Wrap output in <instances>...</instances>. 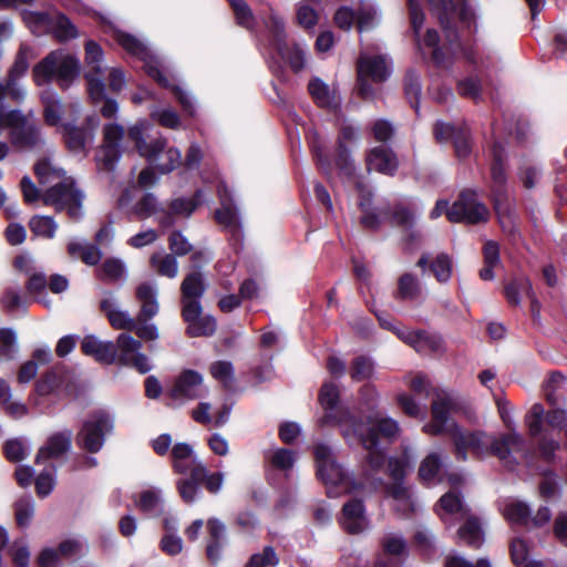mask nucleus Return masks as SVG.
Returning a JSON list of instances; mask_svg holds the SVG:
<instances>
[{
    "instance_id": "obj_49",
    "label": "nucleus",
    "mask_w": 567,
    "mask_h": 567,
    "mask_svg": "<svg viewBox=\"0 0 567 567\" xmlns=\"http://www.w3.org/2000/svg\"><path fill=\"white\" fill-rule=\"evenodd\" d=\"M420 293L419 279L412 274H404L398 282V296L404 300H413Z\"/></svg>"
},
{
    "instance_id": "obj_58",
    "label": "nucleus",
    "mask_w": 567,
    "mask_h": 567,
    "mask_svg": "<svg viewBox=\"0 0 567 567\" xmlns=\"http://www.w3.org/2000/svg\"><path fill=\"white\" fill-rule=\"evenodd\" d=\"M544 413V406L540 403H535L526 414L525 424L532 436H536L542 432Z\"/></svg>"
},
{
    "instance_id": "obj_48",
    "label": "nucleus",
    "mask_w": 567,
    "mask_h": 567,
    "mask_svg": "<svg viewBox=\"0 0 567 567\" xmlns=\"http://www.w3.org/2000/svg\"><path fill=\"white\" fill-rule=\"evenodd\" d=\"M44 110H43V118L47 125L56 126L62 116V104L60 100L53 99L49 95L41 96Z\"/></svg>"
},
{
    "instance_id": "obj_37",
    "label": "nucleus",
    "mask_w": 567,
    "mask_h": 567,
    "mask_svg": "<svg viewBox=\"0 0 567 567\" xmlns=\"http://www.w3.org/2000/svg\"><path fill=\"white\" fill-rule=\"evenodd\" d=\"M150 264L159 276L175 278L178 274V262L173 254L154 252Z\"/></svg>"
},
{
    "instance_id": "obj_20",
    "label": "nucleus",
    "mask_w": 567,
    "mask_h": 567,
    "mask_svg": "<svg viewBox=\"0 0 567 567\" xmlns=\"http://www.w3.org/2000/svg\"><path fill=\"white\" fill-rule=\"evenodd\" d=\"M72 432L65 430L50 435L47 443L39 450L35 463L48 460H56L68 453L71 449Z\"/></svg>"
},
{
    "instance_id": "obj_50",
    "label": "nucleus",
    "mask_w": 567,
    "mask_h": 567,
    "mask_svg": "<svg viewBox=\"0 0 567 567\" xmlns=\"http://www.w3.org/2000/svg\"><path fill=\"white\" fill-rule=\"evenodd\" d=\"M18 352L17 333L11 328L0 329V355L13 359Z\"/></svg>"
},
{
    "instance_id": "obj_14",
    "label": "nucleus",
    "mask_w": 567,
    "mask_h": 567,
    "mask_svg": "<svg viewBox=\"0 0 567 567\" xmlns=\"http://www.w3.org/2000/svg\"><path fill=\"white\" fill-rule=\"evenodd\" d=\"M206 291L204 275L199 270L187 274L181 284L182 316H189L202 306L200 299Z\"/></svg>"
},
{
    "instance_id": "obj_12",
    "label": "nucleus",
    "mask_w": 567,
    "mask_h": 567,
    "mask_svg": "<svg viewBox=\"0 0 567 567\" xmlns=\"http://www.w3.org/2000/svg\"><path fill=\"white\" fill-rule=\"evenodd\" d=\"M115 344L116 362L132 367L140 373L145 374L152 369L147 355L141 352L142 342L128 333L118 334Z\"/></svg>"
},
{
    "instance_id": "obj_44",
    "label": "nucleus",
    "mask_w": 567,
    "mask_h": 567,
    "mask_svg": "<svg viewBox=\"0 0 567 567\" xmlns=\"http://www.w3.org/2000/svg\"><path fill=\"white\" fill-rule=\"evenodd\" d=\"M29 226L35 236L44 238H52L58 228L53 217L49 215H33L29 221Z\"/></svg>"
},
{
    "instance_id": "obj_23",
    "label": "nucleus",
    "mask_w": 567,
    "mask_h": 567,
    "mask_svg": "<svg viewBox=\"0 0 567 567\" xmlns=\"http://www.w3.org/2000/svg\"><path fill=\"white\" fill-rule=\"evenodd\" d=\"M367 165L378 173L393 176L399 163L395 153L391 148L377 146L368 152Z\"/></svg>"
},
{
    "instance_id": "obj_29",
    "label": "nucleus",
    "mask_w": 567,
    "mask_h": 567,
    "mask_svg": "<svg viewBox=\"0 0 567 567\" xmlns=\"http://www.w3.org/2000/svg\"><path fill=\"white\" fill-rule=\"evenodd\" d=\"M68 391L66 377L62 371L52 370L35 383V392L41 396H62Z\"/></svg>"
},
{
    "instance_id": "obj_7",
    "label": "nucleus",
    "mask_w": 567,
    "mask_h": 567,
    "mask_svg": "<svg viewBox=\"0 0 567 567\" xmlns=\"http://www.w3.org/2000/svg\"><path fill=\"white\" fill-rule=\"evenodd\" d=\"M85 195L78 187L72 177L63 178L49 187L42 195L45 206L52 207L56 213H78L83 205Z\"/></svg>"
},
{
    "instance_id": "obj_6",
    "label": "nucleus",
    "mask_w": 567,
    "mask_h": 567,
    "mask_svg": "<svg viewBox=\"0 0 567 567\" xmlns=\"http://www.w3.org/2000/svg\"><path fill=\"white\" fill-rule=\"evenodd\" d=\"M491 155V196L494 213H511V196L505 167L506 152L499 142L492 144Z\"/></svg>"
},
{
    "instance_id": "obj_62",
    "label": "nucleus",
    "mask_w": 567,
    "mask_h": 567,
    "mask_svg": "<svg viewBox=\"0 0 567 567\" xmlns=\"http://www.w3.org/2000/svg\"><path fill=\"white\" fill-rule=\"evenodd\" d=\"M385 554L395 557H403L406 554V542L403 537L394 534L385 536L382 540Z\"/></svg>"
},
{
    "instance_id": "obj_53",
    "label": "nucleus",
    "mask_w": 567,
    "mask_h": 567,
    "mask_svg": "<svg viewBox=\"0 0 567 567\" xmlns=\"http://www.w3.org/2000/svg\"><path fill=\"white\" fill-rule=\"evenodd\" d=\"M100 276L102 279L110 281L120 280L125 276V266L123 261L117 258H109L103 262L100 269Z\"/></svg>"
},
{
    "instance_id": "obj_25",
    "label": "nucleus",
    "mask_w": 567,
    "mask_h": 567,
    "mask_svg": "<svg viewBox=\"0 0 567 567\" xmlns=\"http://www.w3.org/2000/svg\"><path fill=\"white\" fill-rule=\"evenodd\" d=\"M341 525L350 534H359L368 527L362 501L352 499L343 505Z\"/></svg>"
},
{
    "instance_id": "obj_54",
    "label": "nucleus",
    "mask_w": 567,
    "mask_h": 567,
    "mask_svg": "<svg viewBox=\"0 0 567 567\" xmlns=\"http://www.w3.org/2000/svg\"><path fill=\"white\" fill-rule=\"evenodd\" d=\"M14 512L17 524L20 527L29 526L34 513L33 501L30 497L20 498L14 504Z\"/></svg>"
},
{
    "instance_id": "obj_32",
    "label": "nucleus",
    "mask_w": 567,
    "mask_h": 567,
    "mask_svg": "<svg viewBox=\"0 0 567 567\" xmlns=\"http://www.w3.org/2000/svg\"><path fill=\"white\" fill-rule=\"evenodd\" d=\"M520 292L526 293L532 301L533 311L538 313V301L533 291L532 282L527 278L514 279L505 287V297L511 305H519Z\"/></svg>"
},
{
    "instance_id": "obj_5",
    "label": "nucleus",
    "mask_w": 567,
    "mask_h": 567,
    "mask_svg": "<svg viewBox=\"0 0 567 567\" xmlns=\"http://www.w3.org/2000/svg\"><path fill=\"white\" fill-rule=\"evenodd\" d=\"M440 24L444 31L446 45H440V34L435 29H427L423 38L424 47L432 49L431 61L436 68H444L446 63H451L454 51L461 48V39L457 28L451 21L447 13H440Z\"/></svg>"
},
{
    "instance_id": "obj_36",
    "label": "nucleus",
    "mask_w": 567,
    "mask_h": 567,
    "mask_svg": "<svg viewBox=\"0 0 567 567\" xmlns=\"http://www.w3.org/2000/svg\"><path fill=\"white\" fill-rule=\"evenodd\" d=\"M505 518L512 523L522 526H529L530 508L527 503L518 499H509L503 508Z\"/></svg>"
},
{
    "instance_id": "obj_9",
    "label": "nucleus",
    "mask_w": 567,
    "mask_h": 567,
    "mask_svg": "<svg viewBox=\"0 0 567 567\" xmlns=\"http://www.w3.org/2000/svg\"><path fill=\"white\" fill-rule=\"evenodd\" d=\"M6 121L10 130L9 141L16 150L33 151L43 143L40 127L29 122L21 111H8Z\"/></svg>"
},
{
    "instance_id": "obj_51",
    "label": "nucleus",
    "mask_w": 567,
    "mask_h": 567,
    "mask_svg": "<svg viewBox=\"0 0 567 567\" xmlns=\"http://www.w3.org/2000/svg\"><path fill=\"white\" fill-rule=\"evenodd\" d=\"M456 91L462 97L476 101L481 97L482 83L477 76H467L456 83Z\"/></svg>"
},
{
    "instance_id": "obj_22",
    "label": "nucleus",
    "mask_w": 567,
    "mask_h": 567,
    "mask_svg": "<svg viewBox=\"0 0 567 567\" xmlns=\"http://www.w3.org/2000/svg\"><path fill=\"white\" fill-rule=\"evenodd\" d=\"M208 537L206 543L207 558L217 564L221 558V550L226 546V526L217 518L207 520Z\"/></svg>"
},
{
    "instance_id": "obj_2",
    "label": "nucleus",
    "mask_w": 567,
    "mask_h": 567,
    "mask_svg": "<svg viewBox=\"0 0 567 567\" xmlns=\"http://www.w3.org/2000/svg\"><path fill=\"white\" fill-rule=\"evenodd\" d=\"M339 426L349 444L360 443L368 451L367 460L373 470L381 468L385 462L382 442L391 443L400 434L399 423L388 416L369 417L365 425L351 413H346L339 421Z\"/></svg>"
},
{
    "instance_id": "obj_46",
    "label": "nucleus",
    "mask_w": 567,
    "mask_h": 567,
    "mask_svg": "<svg viewBox=\"0 0 567 567\" xmlns=\"http://www.w3.org/2000/svg\"><path fill=\"white\" fill-rule=\"evenodd\" d=\"M238 25L252 29L255 24L254 13L245 0H228Z\"/></svg>"
},
{
    "instance_id": "obj_38",
    "label": "nucleus",
    "mask_w": 567,
    "mask_h": 567,
    "mask_svg": "<svg viewBox=\"0 0 567 567\" xmlns=\"http://www.w3.org/2000/svg\"><path fill=\"white\" fill-rule=\"evenodd\" d=\"M308 92L320 109H331L333 105V95L330 92L329 85L321 79L313 78L308 83Z\"/></svg>"
},
{
    "instance_id": "obj_52",
    "label": "nucleus",
    "mask_w": 567,
    "mask_h": 567,
    "mask_svg": "<svg viewBox=\"0 0 567 567\" xmlns=\"http://www.w3.org/2000/svg\"><path fill=\"white\" fill-rule=\"evenodd\" d=\"M374 371V364L370 358L360 355L352 362L350 375L354 381H362L370 379Z\"/></svg>"
},
{
    "instance_id": "obj_33",
    "label": "nucleus",
    "mask_w": 567,
    "mask_h": 567,
    "mask_svg": "<svg viewBox=\"0 0 567 567\" xmlns=\"http://www.w3.org/2000/svg\"><path fill=\"white\" fill-rule=\"evenodd\" d=\"M358 73L375 83L384 82L389 76L385 61L380 55L360 59L358 62Z\"/></svg>"
},
{
    "instance_id": "obj_34",
    "label": "nucleus",
    "mask_w": 567,
    "mask_h": 567,
    "mask_svg": "<svg viewBox=\"0 0 567 567\" xmlns=\"http://www.w3.org/2000/svg\"><path fill=\"white\" fill-rule=\"evenodd\" d=\"M114 39L128 54L138 60H147L150 58V50L135 35L124 31H116Z\"/></svg>"
},
{
    "instance_id": "obj_64",
    "label": "nucleus",
    "mask_w": 567,
    "mask_h": 567,
    "mask_svg": "<svg viewBox=\"0 0 567 567\" xmlns=\"http://www.w3.org/2000/svg\"><path fill=\"white\" fill-rule=\"evenodd\" d=\"M267 29L271 34L272 43L275 47L280 49L286 44L285 23L279 17L271 14L269 17V21L267 22Z\"/></svg>"
},
{
    "instance_id": "obj_13",
    "label": "nucleus",
    "mask_w": 567,
    "mask_h": 567,
    "mask_svg": "<svg viewBox=\"0 0 567 567\" xmlns=\"http://www.w3.org/2000/svg\"><path fill=\"white\" fill-rule=\"evenodd\" d=\"M203 202V190L197 189L190 197H178L172 200L169 213H194ZM133 213H168L164 208H158L156 197L151 193H145L137 202Z\"/></svg>"
},
{
    "instance_id": "obj_57",
    "label": "nucleus",
    "mask_w": 567,
    "mask_h": 567,
    "mask_svg": "<svg viewBox=\"0 0 567 567\" xmlns=\"http://www.w3.org/2000/svg\"><path fill=\"white\" fill-rule=\"evenodd\" d=\"M320 480L324 482V484L331 485H347L348 475L344 473L342 467L337 462H330L328 464V470H324L323 473H318Z\"/></svg>"
},
{
    "instance_id": "obj_39",
    "label": "nucleus",
    "mask_w": 567,
    "mask_h": 567,
    "mask_svg": "<svg viewBox=\"0 0 567 567\" xmlns=\"http://www.w3.org/2000/svg\"><path fill=\"white\" fill-rule=\"evenodd\" d=\"M565 384L566 379L561 373L554 372L550 374L544 385L545 396L550 405L556 406L564 400Z\"/></svg>"
},
{
    "instance_id": "obj_42",
    "label": "nucleus",
    "mask_w": 567,
    "mask_h": 567,
    "mask_svg": "<svg viewBox=\"0 0 567 567\" xmlns=\"http://www.w3.org/2000/svg\"><path fill=\"white\" fill-rule=\"evenodd\" d=\"M336 166L339 174L348 179L353 178L355 175V165L351 157L350 150L347 145L337 143L336 150Z\"/></svg>"
},
{
    "instance_id": "obj_43",
    "label": "nucleus",
    "mask_w": 567,
    "mask_h": 567,
    "mask_svg": "<svg viewBox=\"0 0 567 567\" xmlns=\"http://www.w3.org/2000/svg\"><path fill=\"white\" fill-rule=\"evenodd\" d=\"M442 460L439 454L431 453L422 462L419 468L420 478L426 484L436 482L437 474L442 467Z\"/></svg>"
},
{
    "instance_id": "obj_61",
    "label": "nucleus",
    "mask_w": 567,
    "mask_h": 567,
    "mask_svg": "<svg viewBox=\"0 0 567 567\" xmlns=\"http://www.w3.org/2000/svg\"><path fill=\"white\" fill-rule=\"evenodd\" d=\"M3 451L6 457L13 463L24 460L29 454L28 446L19 439L7 441Z\"/></svg>"
},
{
    "instance_id": "obj_15",
    "label": "nucleus",
    "mask_w": 567,
    "mask_h": 567,
    "mask_svg": "<svg viewBox=\"0 0 567 567\" xmlns=\"http://www.w3.org/2000/svg\"><path fill=\"white\" fill-rule=\"evenodd\" d=\"M433 134L437 142H452L458 158H466L471 153L470 134L466 128L452 123L437 121L433 127Z\"/></svg>"
},
{
    "instance_id": "obj_18",
    "label": "nucleus",
    "mask_w": 567,
    "mask_h": 567,
    "mask_svg": "<svg viewBox=\"0 0 567 567\" xmlns=\"http://www.w3.org/2000/svg\"><path fill=\"white\" fill-rule=\"evenodd\" d=\"M29 17L35 24L50 23L52 25V34L60 43L79 37L78 28L65 13L59 12L53 19L47 12H30Z\"/></svg>"
},
{
    "instance_id": "obj_21",
    "label": "nucleus",
    "mask_w": 567,
    "mask_h": 567,
    "mask_svg": "<svg viewBox=\"0 0 567 567\" xmlns=\"http://www.w3.org/2000/svg\"><path fill=\"white\" fill-rule=\"evenodd\" d=\"M82 352L93 357L97 362L112 364L116 362V349L112 341H102L95 336H85L81 342Z\"/></svg>"
},
{
    "instance_id": "obj_28",
    "label": "nucleus",
    "mask_w": 567,
    "mask_h": 567,
    "mask_svg": "<svg viewBox=\"0 0 567 567\" xmlns=\"http://www.w3.org/2000/svg\"><path fill=\"white\" fill-rule=\"evenodd\" d=\"M461 522H463V524L457 530L460 542L471 548H480L485 540L480 519L470 513Z\"/></svg>"
},
{
    "instance_id": "obj_24",
    "label": "nucleus",
    "mask_w": 567,
    "mask_h": 567,
    "mask_svg": "<svg viewBox=\"0 0 567 567\" xmlns=\"http://www.w3.org/2000/svg\"><path fill=\"white\" fill-rule=\"evenodd\" d=\"M339 389L336 383L326 382L321 386L319 401L322 408L327 411L326 415L320 421L321 424L336 423L339 425V421L343 417V415L346 413H350L349 411L334 412V409L339 402Z\"/></svg>"
},
{
    "instance_id": "obj_31",
    "label": "nucleus",
    "mask_w": 567,
    "mask_h": 567,
    "mask_svg": "<svg viewBox=\"0 0 567 567\" xmlns=\"http://www.w3.org/2000/svg\"><path fill=\"white\" fill-rule=\"evenodd\" d=\"M137 509L150 517H157L163 513V497L159 488H147L134 498Z\"/></svg>"
},
{
    "instance_id": "obj_63",
    "label": "nucleus",
    "mask_w": 567,
    "mask_h": 567,
    "mask_svg": "<svg viewBox=\"0 0 567 567\" xmlns=\"http://www.w3.org/2000/svg\"><path fill=\"white\" fill-rule=\"evenodd\" d=\"M279 563L275 549L271 546L264 548L261 554H254L246 567H270L276 566Z\"/></svg>"
},
{
    "instance_id": "obj_59",
    "label": "nucleus",
    "mask_w": 567,
    "mask_h": 567,
    "mask_svg": "<svg viewBox=\"0 0 567 567\" xmlns=\"http://www.w3.org/2000/svg\"><path fill=\"white\" fill-rule=\"evenodd\" d=\"M84 50L85 63L91 66L90 71L102 73L100 62L103 59V50L101 45L94 40H89L85 42Z\"/></svg>"
},
{
    "instance_id": "obj_10",
    "label": "nucleus",
    "mask_w": 567,
    "mask_h": 567,
    "mask_svg": "<svg viewBox=\"0 0 567 567\" xmlns=\"http://www.w3.org/2000/svg\"><path fill=\"white\" fill-rule=\"evenodd\" d=\"M208 394V388L204 384V377L192 369L182 371L174 381L168 393L171 408H178L188 401L202 399Z\"/></svg>"
},
{
    "instance_id": "obj_41",
    "label": "nucleus",
    "mask_w": 567,
    "mask_h": 567,
    "mask_svg": "<svg viewBox=\"0 0 567 567\" xmlns=\"http://www.w3.org/2000/svg\"><path fill=\"white\" fill-rule=\"evenodd\" d=\"M412 348L420 353L439 351L442 348V339L425 330H416Z\"/></svg>"
},
{
    "instance_id": "obj_55",
    "label": "nucleus",
    "mask_w": 567,
    "mask_h": 567,
    "mask_svg": "<svg viewBox=\"0 0 567 567\" xmlns=\"http://www.w3.org/2000/svg\"><path fill=\"white\" fill-rule=\"evenodd\" d=\"M199 480H195L192 475L188 478L178 480L176 483L178 493L184 502L192 504L199 494Z\"/></svg>"
},
{
    "instance_id": "obj_40",
    "label": "nucleus",
    "mask_w": 567,
    "mask_h": 567,
    "mask_svg": "<svg viewBox=\"0 0 567 567\" xmlns=\"http://www.w3.org/2000/svg\"><path fill=\"white\" fill-rule=\"evenodd\" d=\"M430 270L441 284L450 281L453 272V260L446 252L439 254L430 262Z\"/></svg>"
},
{
    "instance_id": "obj_45",
    "label": "nucleus",
    "mask_w": 567,
    "mask_h": 567,
    "mask_svg": "<svg viewBox=\"0 0 567 567\" xmlns=\"http://www.w3.org/2000/svg\"><path fill=\"white\" fill-rule=\"evenodd\" d=\"M209 372L212 377L223 383L226 389L231 388L235 380V372L231 362L224 360L216 361L210 364Z\"/></svg>"
},
{
    "instance_id": "obj_1",
    "label": "nucleus",
    "mask_w": 567,
    "mask_h": 567,
    "mask_svg": "<svg viewBox=\"0 0 567 567\" xmlns=\"http://www.w3.org/2000/svg\"><path fill=\"white\" fill-rule=\"evenodd\" d=\"M454 406L455 402L449 393L436 391L432 402V421L423 426V432L430 435L449 434L454 442L456 457L461 461H465L466 452L471 451L477 457L495 455L505 466L513 468L516 462L512 453L524 447L522 435L513 432L494 437L483 431L464 432L450 421Z\"/></svg>"
},
{
    "instance_id": "obj_4",
    "label": "nucleus",
    "mask_w": 567,
    "mask_h": 567,
    "mask_svg": "<svg viewBox=\"0 0 567 567\" xmlns=\"http://www.w3.org/2000/svg\"><path fill=\"white\" fill-rule=\"evenodd\" d=\"M79 76V59L61 50L51 51L32 69V78L37 86L55 81L61 90H66Z\"/></svg>"
},
{
    "instance_id": "obj_19",
    "label": "nucleus",
    "mask_w": 567,
    "mask_h": 567,
    "mask_svg": "<svg viewBox=\"0 0 567 567\" xmlns=\"http://www.w3.org/2000/svg\"><path fill=\"white\" fill-rule=\"evenodd\" d=\"M434 511L447 527L453 526L456 522H461L471 513L463 504L461 494L455 491L447 492L441 496Z\"/></svg>"
},
{
    "instance_id": "obj_47",
    "label": "nucleus",
    "mask_w": 567,
    "mask_h": 567,
    "mask_svg": "<svg viewBox=\"0 0 567 567\" xmlns=\"http://www.w3.org/2000/svg\"><path fill=\"white\" fill-rule=\"evenodd\" d=\"M404 94L412 109L419 114L421 84L413 71H409L404 78Z\"/></svg>"
},
{
    "instance_id": "obj_11",
    "label": "nucleus",
    "mask_w": 567,
    "mask_h": 567,
    "mask_svg": "<svg viewBox=\"0 0 567 567\" xmlns=\"http://www.w3.org/2000/svg\"><path fill=\"white\" fill-rule=\"evenodd\" d=\"M112 429L111 417L104 412H96L83 423L78 434V444L90 453H96L102 449L104 437Z\"/></svg>"
},
{
    "instance_id": "obj_30",
    "label": "nucleus",
    "mask_w": 567,
    "mask_h": 567,
    "mask_svg": "<svg viewBox=\"0 0 567 567\" xmlns=\"http://www.w3.org/2000/svg\"><path fill=\"white\" fill-rule=\"evenodd\" d=\"M136 298L142 303L137 316L138 322L147 321L158 312L157 288L155 285L142 284L136 289Z\"/></svg>"
},
{
    "instance_id": "obj_3",
    "label": "nucleus",
    "mask_w": 567,
    "mask_h": 567,
    "mask_svg": "<svg viewBox=\"0 0 567 567\" xmlns=\"http://www.w3.org/2000/svg\"><path fill=\"white\" fill-rule=\"evenodd\" d=\"M148 128L146 121H138L127 131V137L134 143L137 153L153 164L161 174L173 172L182 164V155L178 148L168 147L167 140L163 136L147 142L145 132Z\"/></svg>"
},
{
    "instance_id": "obj_8",
    "label": "nucleus",
    "mask_w": 567,
    "mask_h": 567,
    "mask_svg": "<svg viewBox=\"0 0 567 567\" xmlns=\"http://www.w3.org/2000/svg\"><path fill=\"white\" fill-rule=\"evenodd\" d=\"M410 466L408 457H391L388 462V473L392 478V483L385 486L386 494L395 502V509L403 515H408L415 511V501L413 499L410 488L404 484L406 467Z\"/></svg>"
},
{
    "instance_id": "obj_26",
    "label": "nucleus",
    "mask_w": 567,
    "mask_h": 567,
    "mask_svg": "<svg viewBox=\"0 0 567 567\" xmlns=\"http://www.w3.org/2000/svg\"><path fill=\"white\" fill-rule=\"evenodd\" d=\"M203 308L198 306V310L189 316H182L187 323L186 334L190 338L210 337L215 333L217 323L216 319L210 316H202Z\"/></svg>"
},
{
    "instance_id": "obj_16",
    "label": "nucleus",
    "mask_w": 567,
    "mask_h": 567,
    "mask_svg": "<svg viewBox=\"0 0 567 567\" xmlns=\"http://www.w3.org/2000/svg\"><path fill=\"white\" fill-rule=\"evenodd\" d=\"M172 466L177 474L192 475L195 480L205 476V465L197 458L187 443H176L172 447Z\"/></svg>"
},
{
    "instance_id": "obj_27",
    "label": "nucleus",
    "mask_w": 567,
    "mask_h": 567,
    "mask_svg": "<svg viewBox=\"0 0 567 567\" xmlns=\"http://www.w3.org/2000/svg\"><path fill=\"white\" fill-rule=\"evenodd\" d=\"M100 307L114 329L133 331L136 328V319L127 311L121 310L113 297L104 298Z\"/></svg>"
},
{
    "instance_id": "obj_56",
    "label": "nucleus",
    "mask_w": 567,
    "mask_h": 567,
    "mask_svg": "<svg viewBox=\"0 0 567 567\" xmlns=\"http://www.w3.org/2000/svg\"><path fill=\"white\" fill-rule=\"evenodd\" d=\"M101 75L102 73H96L94 71H89L84 75L87 82L89 94L94 102L102 101L106 96L105 83Z\"/></svg>"
},
{
    "instance_id": "obj_35",
    "label": "nucleus",
    "mask_w": 567,
    "mask_h": 567,
    "mask_svg": "<svg viewBox=\"0 0 567 567\" xmlns=\"http://www.w3.org/2000/svg\"><path fill=\"white\" fill-rule=\"evenodd\" d=\"M62 128L64 142L69 151L81 152L85 148L86 141L91 137L90 132L85 127L64 123Z\"/></svg>"
},
{
    "instance_id": "obj_60",
    "label": "nucleus",
    "mask_w": 567,
    "mask_h": 567,
    "mask_svg": "<svg viewBox=\"0 0 567 567\" xmlns=\"http://www.w3.org/2000/svg\"><path fill=\"white\" fill-rule=\"evenodd\" d=\"M217 195L220 202V208H217L214 213H238L235 197L226 183L221 182L218 184Z\"/></svg>"
},
{
    "instance_id": "obj_17",
    "label": "nucleus",
    "mask_w": 567,
    "mask_h": 567,
    "mask_svg": "<svg viewBox=\"0 0 567 567\" xmlns=\"http://www.w3.org/2000/svg\"><path fill=\"white\" fill-rule=\"evenodd\" d=\"M431 213H488L484 203L473 189H463L457 199L450 206L447 199H437Z\"/></svg>"
}]
</instances>
